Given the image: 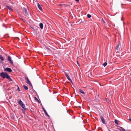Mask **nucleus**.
Instances as JSON below:
<instances>
[{
	"label": "nucleus",
	"instance_id": "obj_12",
	"mask_svg": "<svg viewBox=\"0 0 131 131\" xmlns=\"http://www.w3.org/2000/svg\"><path fill=\"white\" fill-rule=\"evenodd\" d=\"M39 26L40 28L42 29L43 28V25L42 23H40L39 24Z\"/></svg>",
	"mask_w": 131,
	"mask_h": 131
},
{
	"label": "nucleus",
	"instance_id": "obj_13",
	"mask_svg": "<svg viewBox=\"0 0 131 131\" xmlns=\"http://www.w3.org/2000/svg\"><path fill=\"white\" fill-rule=\"evenodd\" d=\"M6 7L9 10H11L12 11H13V9L10 7L8 6H6Z\"/></svg>",
	"mask_w": 131,
	"mask_h": 131
},
{
	"label": "nucleus",
	"instance_id": "obj_24",
	"mask_svg": "<svg viewBox=\"0 0 131 131\" xmlns=\"http://www.w3.org/2000/svg\"><path fill=\"white\" fill-rule=\"evenodd\" d=\"M102 20L103 21V22L104 23H105V22L103 19H102Z\"/></svg>",
	"mask_w": 131,
	"mask_h": 131
},
{
	"label": "nucleus",
	"instance_id": "obj_28",
	"mask_svg": "<svg viewBox=\"0 0 131 131\" xmlns=\"http://www.w3.org/2000/svg\"><path fill=\"white\" fill-rule=\"evenodd\" d=\"M77 63L78 64L79 63H78V61H77Z\"/></svg>",
	"mask_w": 131,
	"mask_h": 131
},
{
	"label": "nucleus",
	"instance_id": "obj_26",
	"mask_svg": "<svg viewBox=\"0 0 131 131\" xmlns=\"http://www.w3.org/2000/svg\"><path fill=\"white\" fill-rule=\"evenodd\" d=\"M128 120H129V121H131V119L129 118V119H128Z\"/></svg>",
	"mask_w": 131,
	"mask_h": 131
},
{
	"label": "nucleus",
	"instance_id": "obj_16",
	"mask_svg": "<svg viewBox=\"0 0 131 131\" xmlns=\"http://www.w3.org/2000/svg\"><path fill=\"white\" fill-rule=\"evenodd\" d=\"M23 87L25 90H27L28 89V87L25 85H23Z\"/></svg>",
	"mask_w": 131,
	"mask_h": 131
},
{
	"label": "nucleus",
	"instance_id": "obj_1",
	"mask_svg": "<svg viewBox=\"0 0 131 131\" xmlns=\"http://www.w3.org/2000/svg\"><path fill=\"white\" fill-rule=\"evenodd\" d=\"M8 75L6 73L3 72L0 74V76L3 78H7Z\"/></svg>",
	"mask_w": 131,
	"mask_h": 131
},
{
	"label": "nucleus",
	"instance_id": "obj_11",
	"mask_svg": "<svg viewBox=\"0 0 131 131\" xmlns=\"http://www.w3.org/2000/svg\"><path fill=\"white\" fill-rule=\"evenodd\" d=\"M119 127L120 129H118L120 131H125V129L123 127L120 126H119Z\"/></svg>",
	"mask_w": 131,
	"mask_h": 131
},
{
	"label": "nucleus",
	"instance_id": "obj_6",
	"mask_svg": "<svg viewBox=\"0 0 131 131\" xmlns=\"http://www.w3.org/2000/svg\"><path fill=\"white\" fill-rule=\"evenodd\" d=\"M100 118L103 123L104 124H105V122L104 118L102 116H100Z\"/></svg>",
	"mask_w": 131,
	"mask_h": 131
},
{
	"label": "nucleus",
	"instance_id": "obj_21",
	"mask_svg": "<svg viewBox=\"0 0 131 131\" xmlns=\"http://www.w3.org/2000/svg\"><path fill=\"white\" fill-rule=\"evenodd\" d=\"M107 63L105 62L103 64V65L104 66V67H105L107 65Z\"/></svg>",
	"mask_w": 131,
	"mask_h": 131
},
{
	"label": "nucleus",
	"instance_id": "obj_27",
	"mask_svg": "<svg viewBox=\"0 0 131 131\" xmlns=\"http://www.w3.org/2000/svg\"><path fill=\"white\" fill-rule=\"evenodd\" d=\"M75 1L77 2H78L79 1V0H75Z\"/></svg>",
	"mask_w": 131,
	"mask_h": 131
},
{
	"label": "nucleus",
	"instance_id": "obj_5",
	"mask_svg": "<svg viewBox=\"0 0 131 131\" xmlns=\"http://www.w3.org/2000/svg\"><path fill=\"white\" fill-rule=\"evenodd\" d=\"M7 60L9 61L12 64H13V61L11 60V58L10 56H8L7 58Z\"/></svg>",
	"mask_w": 131,
	"mask_h": 131
},
{
	"label": "nucleus",
	"instance_id": "obj_8",
	"mask_svg": "<svg viewBox=\"0 0 131 131\" xmlns=\"http://www.w3.org/2000/svg\"><path fill=\"white\" fill-rule=\"evenodd\" d=\"M64 73L66 76V77L67 78L68 80L69 81H71V82H72L70 78L69 75L67 74V73L66 72H65Z\"/></svg>",
	"mask_w": 131,
	"mask_h": 131
},
{
	"label": "nucleus",
	"instance_id": "obj_10",
	"mask_svg": "<svg viewBox=\"0 0 131 131\" xmlns=\"http://www.w3.org/2000/svg\"><path fill=\"white\" fill-rule=\"evenodd\" d=\"M37 6L38 8L41 10H42V9L41 7L40 6L39 4V3H37Z\"/></svg>",
	"mask_w": 131,
	"mask_h": 131
},
{
	"label": "nucleus",
	"instance_id": "obj_15",
	"mask_svg": "<svg viewBox=\"0 0 131 131\" xmlns=\"http://www.w3.org/2000/svg\"><path fill=\"white\" fill-rule=\"evenodd\" d=\"M18 103L20 105H21V104L23 103L20 100H18Z\"/></svg>",
	"mask_w": 131,
	"mask_h": 131
},
{
	"label": "nucleus",
	"instance_id": "obj_22",
	"mask_svg": "<svg viewBox=\"0 0 131 131\" xmlns=\"http://www.w3.org/2000/svg\"><path fill=\"white\" fill-rule=\"evenodd\" d=\"M87 17L88 18H90L91 17V15L89 14H88L87 15Z\"/></svg>",
	"mask_w": 131,
	"mask_h": 131
},
{
	"label": "nucleus",
	"instance_id": "obj_20",
	"mask_svg": "<svg viewBox=\"0 0 131 131\" xmlns=\"http://www.w3.org/2000/svg\"><path fill=\"white\" fill-rule=\"evenodd\" d=\"M118 121L116 119H115L114 121L115 123L117 125H118Z\"/></svg>",
	"mask_w": 131,
	"mask_h": 131
},
{
	"label": "nucleus",
	"instance_id": "obj_7",
	"mask_svg": "<svg viewBox=\"0 0 131 131\" xmlns=\"http://www.w3.org/2000/svg\"><path fill=\"white\" fill-rule=\"evenodd\" d=\"M5 71H7L9 72H12V69L10 68H7L5 69L4 70Z\"/></svg>",
	"mask_w": 131,
	"mask_h": 131
},
{
	"label": "nucleus",
	"instance_id": "obj_25",
	"mask_svg": "<svg viewBox=\"0 0 131 131\" xmlns=\"http://www.w3.org/2000/svg\"><path fill=\"white\" fill-rule=\"evenodd\" d=\"M35 100H36V101H38V99H37V98H36V97H35Z\"/></svg>",
	"mask_w": 131,
	"mask_h": 131
},
{
	"label": "nucleus",
	"instance_id": "obj_23",
	"mask_svg": "<svg viewBox=\"0 0 131 131\" xmlns=\"http://www.w3.org/2000/svg\"><path fill=\"white\" fill-rule=\"evenodd\" d=\"M17 90L19 91H20L19 88V87L18 86Z\"/></svg>",
	"mask_w": 131,
	"mask_h": 131
},
{
	"label": "nucleus",
	"instance_id": "obj_19",
	"mask_svg": "<svg viewBox=\"0 0 131 131\" xmlns=\"http://www.w3.org/2000/svg\"><path fill=\"white\" fill-rule=\"evenodd\" d=\"M0 59L2 61L4 60V59L1 55H0Z\"/></svg>",
	"mask_w": 131,
	"mask_h": 131
},
{
	"label": "nucleus",
	"instance_id": "obj_3",
	"mask_svg": "<svg viewBox=\"0 0 131 131\" xmlns=\"http://www.w3.org/2000/svg\"><path fill=\"white\" fill-rule=\"evenodd\" d=\"M28 9V8L27 7H23V11L24 12L25 14L27 15H28V14L27 12V10Z\"/></svg>",
	"mask_w": 131,
	"mask_h": 131
},
{
	"label": "nucleus",
	"instance_id": "obj_18",
	"mask_svg": "<svg viewBox=\"0 0 131 131\" xmlns=\"http://www.w3.org/2000/svg\"><path fill=\"white\" fill-rule=\"evenodd\" d=\"M79 92L80 93H82V94H85V93L83 91V90H81V89H79Z\"/></svg>",
	"mask_w": 131,
	"mask_h": 131
},
{
	"label": "nucleus",
	"instance_id": "obj_4",
	"mask_svg": "<svg viewBox=\"0 0 131 131\" xmlns=\"http://www.w3.org/2000/svg\"><path fill=\"white\" fill-rule=\"evenodd\" d=\"M121 44L119 42L116 47V49L117 50H119L121 46Z\"/></svg>",
	"mask_w": 131,
	"mask_h": 131
},
{
	"label": "nucleus",
	"instance_id": "obj_9",
	"mask_svg": "<svg viewBox=\"0 0 131 131\" xmlns=\"http://www.w3.org/2000/svg\"><path fill=\"white\" fill-rule=\"evenodd\" d=\"M43 110L45 114L48 117H49V115L47 114V112L46 111V110L44 108H43Z\"/></svg>",
	"mask_w": 131,
	"mask_h": 131
},
{
	"label": "nucleus",
	"instance_id": "obj_30",
	"mask_svg": "<svg viewBox=\"0 0 131 131\" xmlns=\"http://www.w3.org/2000/svg\"><path fill=\"white\" fill-rule=\"evenodd\" d=\"M109 131H111V130H110Z\"/></svg>",
	"mask_w": 131,
	"mask_h": 131
},
{
	"label": "nucleus",
	"instance_id": "obj_29",
	"mask_svg": "<svg viewBox=\"0 0 131 131\" xmlns=\"http://www.w3.org/2000/svg\"><path fill=\"white\" fill-rule=\"evenodd\" d=\"M47 49H48V50H50V48H47Z\"/></svg>",
	"mask_w": 131,
	"mask_h": 131
},
{
	"label": "nucleus",
	"instance_id": "obj_14",
	"mask_svg": "<svg viewBox=\"0 0 131 131\" xmlns=\"http://www.w3.org/2000/svg\"><path fill=\"white\" fill-rule=\"evenodd\" d=\"M23 108L24 110H25L26 109V108L25 107V105L24 104H21V105H20Z\"/></svg>",
	"mask_w": 131,
	"mask_h": 131
},
{
	"label": "nucleus",
	"instance_id": "obj_17",
	"mask_svg": "<svg viewBox=\"0 0 131 131\" xmlns=\"http://www.w3.org/2000/svg\"><path fill=\"white\" fill-rule=\"evenodd\" d=\"M6 78L8 79L9 81H12V79L10 78L9 76V75H8V76Z\"/></svg>",
	"mask_w": 131,
	"mask_h": 131
},
{
	"label": "nucleus",
	"instance_id": "obj_2",
	"mask_svg": "<svg viewBox=\"0 0 131 131\" xmlns=\"http://www.w3.org/2000/svg\"><path fill=\"white\" fill-rule=\"evenodd\" d=\"M25 79L26 81V83L30 86H32V85L31 84V83L30 81L29 80V79L27 77H26L25 78Z\"/></svg>",
	"mask_w": 131,
	"mask_h": 131
}]
</instances>
